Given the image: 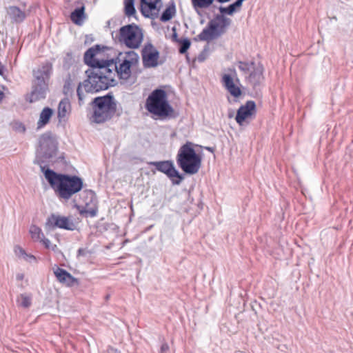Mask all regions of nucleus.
<instances>
[{"mask_svg":"<svg viewBox=\"0 0 353 353\" xmlns=\"http://www.w3.org/2000/svg\"><path fill=\"white\" fill-rule=\"evenodd\" d=\"M238 67L241 71H242L245 74H247L248 72H251L255 67L253 62H243L239 61Z\"/></svg>","mask_w":353,"mask_h":353,"instance_id":"obj_29","label":"nucleus"},{"mask_svg":"<svg viewBox=\"0 0 353 353\" xmlns=\"http://www.w3.org/2000/svg\"><path fill=\"white\" fill-rule=\"evenodd\" d=\"M85 7L83 6L72 12L70 19L75 24L81 25L85 19Z\"/></svg>","mask_w":353,"mask_h":353,"instance_id":"obj_23","label":"nucleus"},{"mask_svg":"<svg viewBox=\"0 0 353 353\" xmlns=\"http://www.w3.org/2000/svg\"><path fill=\"white\" fill-rule=\"evenodd\" d=\"M141 12L144 17L153 18L159 11L161 0H141Z\"/></svg>","mask_w":353,"mask_h":353,"instance_id":"obj_15","label":"nucleus"},{"mask_svg":"<svg viewBox=\"0 0 353 353\" xmlns=\"http://www.w3.org/2000/svg\"><path fill=\"white\" fill-rule=\"evenodd\" d=\"M180 43V48H179V52L181 54H184L187 52L188 49L190 46V41L188 39H183L181 41H179Z\"/></svg>","mask_w":353,"mask_h":353,"instance_id":"obj_31","label":"nucleus"},{"mask_svg":"<svg viewBox=\"0 0 353 353\" xmlns=\"http://www.w3.org/2000/svg\"><path fill=\"white\" fill-rule=\"evenodd\" d=\"M201 157L193 148L191 142H187L179 148L176 155L179 167L188 174H196L201 167Z\"/></svg>","mask_w":353,"mask_h":353,"instance_id":"obj_4","label":"nucleus"},{"mask_svg":"<svg viewBox=\"0 0 353 353\" xmlns=\"http://www.w3.org/2000/svg\"><path fill=\"white\" fill-rule=\"evenodd\" d=\"M53 111L51 108L46 107L43 109L39 115V119L37 122V128H41L45 126L50 121Z\"/></svg>","mask_w":353,"mask_h":353,"instance_id":"obj_22","label":"nucleus"},{"mask_svg":"<svg viewBox=\"0 0 353 353\" xmlns=\"http://www.w3.org/2000/svg\"><path fill=\"white\" fill-rule=\"evenodd\" d=\"M7 14L15 23H21L26 18V12L19 7L11 6L6 8Z\"/></svg>","mask_w":353,"mask_h":353,"instance_id":"obj_20","label":"nucleus"},{"mask_svg":"<svg viewBox=\"0 0 353 353\" xmlns=\"http://www.w3.org/2000/svg\"><path fill=\"white\" fill-rule=\"evenodd\" d=\"M161 351H162V352H164L165 350H168V344H166V343L163 344V345H161Z\"/></svg>","mask_w":353,"mask_h":353,"instance_id":"obj_37","label":"nucleus"},{"mask_svg":"<svg viewBox=\"0 0 353 353\" xmlns=\"http://www.w3.org/2000/svg\"><path fill=\"white\" fill-rule=\"evenodd\" d=\"M263 67L259 65L254 67V68L250 72L249 76L247 77L248 81L254 88H256L257 85H259L263 81Z\"/></svg>","mask_w":353,"mask_h":353,"instance_id":"obj_21","label":"nucleus"},{"mask_svg":"<svg viewBox=\"0 0 353 353\" xmlns=\"http://www.w3.org/2000/svg\"><path fill=\"white\" fill-rule=\"evenodd\" d=\"M197 59H198L199 61L201 62V61H203L204 60V58H203V57L202 55H199Z\"/></svg>","mask_w":353,"mask_h":353,"instance_id":"obj_41","label":"nucleus"},{"mask_svg":"<svg viewBox=\"0 0 353 353\" xmlns=\"http://www.w3.org/2000/svg\"><path fill=\"white\" fill-rule=\"evenodd\" d=\"M85 196L90 199L85 201V207L84 210L81 211V214H88L91 217H94L97 214V199L95 194L92 190H86L83 192Z\"/></svg>","mask_w":353,"mask_h":353,"instance_id":"obj_18","label":"nucleus"},{"mask_svg":"<svg viewBox=\"0 0 353 353\" xmlns=\"http://www.w3.org/2000/svg\"><path fill=\"white\" fill-rule=\"evenodd\" d=\"M83 252H84V250L83 249H82V248L79 249V250H78V254L79 255L83 254Z\"/></svg>","mask_w":353,"mask_h":353,"instance_id":"obj_40","label":"nucleus"},{"mask_svg":"<svg viewBox=\"0 0 353 353\" xmlns=\"http://www.w3.org/2000/svg\"><path fill=\"white\" fill-rule=\"evenodd\" d=\"M46 228L48 230L60 228L67 230H74L75 225L73 221L68 217L52 214L46 221Z\"/></svg>","mask_w":353,"mask_h":353,"instance_id":"obj_11","label":"nucleus"},{"mask_svg":"<svg viewBox=\"0 0 353 353\" xmlns=\"http://www.w3.org/2000/svg\"><path fill=\"white\" fill-rule=\"evenodd\" d=\"M220 3H225V2H228L230 0H217Z\"/></svg>","mask_w":353,"mask_h":353,"instance_id":"obj_42","label":"nucleus"},{"mask_svg":"<svg viewBox=\"0 0 353 353\" xmlns=\"http://www.w3.org/2000/svg\"><path fill=\"white\" fill-rule=\"evenodd\" d=\"M222 83L227 91L234 98L239 97L242 91L239 86L235 83L234 79L229 74H224L222 76Z\"/></svg>","mask_w":353,"mask_h":353,"instance_id":"obj_17","label":"nucleus"},{"mask_svg":"<svg viewBox=\"0 0 353 353\" xmlns=\"http://www.w3.org/2000/svg\"><path fill=\"white\" fill-rule=\"evenodd\" d=\"M176 12L174 6H168L162 13L160 19L163 22L170 20L174 15Z\"/></svg>","mask_w":353,"mask_h":353,"instance_id":"obj_28","label":"nucleus"},{"mask_svg":"<svg viewBox=\"0 0 353 353\" xmlns=\"http://www.w3.org/2000/svg\"><path fill=\"white\" fill-rule=\"evenodd\" d=\"M155 168L167 175L172 180L173 184L179 185L183 180V176L175 168L172 161H152L150 163Z\"/></svg>","mask_w":353,"mask_h":353,"instance_id":"obj_10","label":"nucleus"},{"mask_svg":"<svg viewBox=\"0 0 353 353\" xmlns=\"http://www.w3.org/2000/svg\"><path fill=\"white\" fill-rule=\"evenodd\" d=\"M18 304L24 308H28L31 305L32 297L27 294H21L17 300Z\"/></svg>","mask_w":353,"mask_h":353,"instance_id":"obj_27","label":"nucleus"},{"mask_svg":"<svg viewBox=\"0 0 353 353\" xmlns=\"http://www.w3.org/2000/svg\"><path fill=\"white\" fill-rule=\"evenodd\" d=\"M194 7L200 8H208L213 2V0H192Z\"/></svg>","mask_w":353,"mask_h":353,"instance_id":"obj_30","label":"nucleus"},{"mask_svg":"<svg viewBox=\"0 0 353 353\" xmlns=\"http://www.w3.org/2000/svg\"><path fill=\"white\" fill-rule=\"evenodd\" d=\"M118 63H114L106 61L111 71L114 72V78L117 76L120 79L127 80L131 75V68L137 66L139 55L134 51L125 52L118 59Z\"/></svg>","mask_w":353,"mask_h":353,"instance_id":"obj_7","label":"nucleus"},{"mask_svg":"<svg viewBox=\"0 0 353 353\" xmlns=\"http://www.w3.org/2000/svg\"><path fill=\"white\" fill-rule=\"evenodd\" d=\"M70 110V103L68 99H62L58 106V117L60 120L65 117Z\"/></svg>","mask_w":353,"mask_h":353,"instance_id":"obj_24","label":"nucleus"},{"mask_svg":"<svg viewBox=\"0 0 353 353\" xmlns=\"http://www.w3.org/2000/svg\"><path fill=\"white\" fill-rule=\"evenodd\" d=\"M54 274L60 283L65 284L68 286H72L77 282V280L74 277L62 268H57L54 270Z\"/></svg>","mask_w":353,"mask_h":353,"instance_id":"obj_19","label":"nucleus"},{"mask_svg":"<svg viewBox=\"0 0 353 353\" xmlns=\"http://www.w3.org/2000/svg\"><path fill=\"white\" fill-rule=\"evenodd\" d=\"M92 103L94 110L92 119L97 123L110 119L117 110V101L110 94L95 98Z\"/></svg>","mask_w":353,"mask_h":353,"instance_id":"obj_6","label":"nucleus"},{"mask_svg":"<svg viewBox=\"0 0 353 353\" xmlns=\"http://www.w3.org/2000/svg\"><path fill=\"white\" fill-rule=\"evenodd\" d=\"M256 112V104L253 101H248L245 105H241L237 110L235 120L242 125L244 121L250 119Z\"/></svg>","mask_w":353,"mask_h":353,"instance_id":"obj_14","label":"nucleus"},{"mask_svg":"<svg viewBox=\"0 0 353 353\" xmlns=\"http://www.w3.org/2000/svg\"><path fill=\"white\" fill-rule=\"evenodd\" d=\"M14 252L16 256L19 258H23L26 252L20 246L16 245L14 248Z\"/></svg>","mask_w":353,"mask_h":353,"instance_id":"obj_34","label":"nucleus"},{"mask_svg":"<svg viewBox=\"0 0 353 353\" xmlns=\"http://www.w3.org/2000/svg\"><path fill=\"white\" fill-rule=\"evenodd\" d=\"M29 232L32 239L37 242H39L44 236L41 229L34 225L30 226Z\"/></svg>","mask_w":353,"mask_h":353,"instance_id":"obj_26","label":"nucleus"},{"mask_svg":"<svg viewBox=\"0 0 353 353\" xmlns=\"http://www.w3.org/2000/svg\"><path fill=\"white\" fill-rule=\"evenodd\" d=\"M230 6H229L227 8H224V7H220L219 8V10L220 12L222 13V14H232L234 13V11L230 10Z\"/></svg>","mask_w":353,"mask_h":353,"instance_id":"obj_36","label":"nucleus"},{"mask_svg":"<svg viewBox=\"0 0 353 353\" xmlns=\"http://www.w3.org/2000/svg\"><path fill=\"white\" fill-rule=\"evenodd\" d=\"M23 259L26 261L29 262V263H32V262L36 261V257L31 254L26 253V254Z\"/></svg>","mask_w":353,"mask_h":353,"instance_id":"obj_35","label":"nucleus"},{"mask_svg":"<svg viewBox=\"0 0 353 353\" xmlns=\"http://www.w3.org/2000/svg\"><path fill=\"white\" fill-rule=\"evenodd\" d=\"M48 90V84L32 82V91L28 97V101L33 103L46 98Z\"/></svg>","mask_w":353,"mask_h":353,"instance_id":"obj_16","label":"nucleus"},{"mask_svg":"<svg viewBox=\"0 0 353 353\" xmlns=\"http://www.w3.org/2000/svg\"><path fill=\"white\" fill-rule=\"evenodd\" d=\"M125 14L128 17L136 18V10L134 8V0H124Z\"/></svg>","mask_w":353,"mask_h":353,"instance_id":"obj_25","label":"nucleus"},{"mask_svg":"<svg viewBox=\"0 0 353 353\" xmlns=\"http://www.w3.org/2000/svg\"><path fill=\"white\" fill-rule=\"evenodd\" d=\"M52 72V65L50 62H45L33 70L32 82L48 84Z\"/></svg>","mask_w":353,"mask_h":353,"instance_id":"obj_13","label":"nucleus"},{"mask_svg":"<svg viewBox=\"0 0 353 353\" xmlns=\"http://www.w3.org/2000/svg\"><path fill=\"white\" fill-rule=\"evenodd\" d=\"M23 279V274H17V280H22Z\"/></svg>","mask_w":353,"mask_h":353,"instance_id":"obj_39","label":"nucleus"},{"mask_svg":"<svg viewBox=\"0 0 353 353\" xmlns=\"http://www.w3.org/2000/svg\"><path fill=\"white\" fill-rule=\"evenodd\" d=\"M100 49L97 46L95 48H89L84 54L85 63L91 66L86 70L88 79L77 87V92L79 105L84 103V94L83 88L86 93H95L101 90H106L110 86H114L117 83L114 79V73L111 71L106 61H100L96 58Z\"/></svg>","mask_w":353,"mask_h":353,"instance_id":"obj_1","label":"nucleus"},{"mask_svg":"<svg viewBox=\"0 0 353 353\" xmlns=\"http://www.w3.org/2000/svg\"><path fill=\"white\" fill-rule=\"evenodd\" d=\"M12 129L16 132L23 133L26 131V128L21 122L15 121L12 124Z\"/></svg>","mask_w":353,"mask_h":353,"instance_id":"obj_33","label":"nucleus"},{"mask_svg":"<svg viewBox=\"0 0 353 353\" xmlns=\"http://www.w3.org/2000/svg\"><path fill=\"white\" fill-rule=\"evenodd\" d=\"M230 23V19L223 15H217L211 20L208 27L204 28L198 35L201 41H210L221 36L225 28Z\"/></svg>","mask_w":353,"mask_h":353,"instance_id":"obj_8","label":"nucleus"},{"mask_svg":"<svg viewBox=\"0 0 353 353\" xmlns=\"http://www.w3.org/2000/svg\"><path fill=\"white\" fill-rule=\"evenodd\" d=\"M39 242L41 243L47 249L54 251L57 248L56 245L52 244L50 241L44 236Z\"/></svg>","mask_w":353,"mask_h":353,"instance_id":"obj_32","label":"nucleus"},{"mask_svg":"<svg viewBox=\"0 0 353 353\" xmlns=\"http://www.w3.org/2000/svg\"><path fill=\"white\" fill-rule=\"evenodd\" d=\"M145 108L151 114L161 119L174 112V109L168 101L167 94L162 89H156L150 93L145 101Z\"/></svg>","mask_w":353,"mask_h":353,"instance_id":"obj_5","label":"nucleus"},{"mask_svg":"<svg viewBox=\"0 0 353 353\" xmlns=\"http://www.w3.org/2000/svg\"><path fill=\"white\" fill-rule=\"evenodd\" d=\"M44 176L60 199L68 200L83 188L82 179L77 176L58 174L50 169L44 171Z\"/></svg>","mask_w":353,"mask_h":353,"instance_id":"obj_2","label":"nucleus"},{"mask_svg":"<svg viewBox=\"0 0 353 353\" xmlns=\"http://www.w3.org/2000/svg\"><path fill=\"white\" fill-rule=\"evenodd\" d=\"M142 62L145 68H154L158 65L159 52L151 43H146L141 51Z\"/></svg>","mask_w":353,"mask_h":353,"instance_id":"obj_12","label":"nucleus"},{"mask_svg":"<svg viewBox=\"0 0 353 353\" xmlns=\"http://www.w3.org/2000/svg\"><path fill=\"white\" fill-rule=\"evenodd\" d=\"M57 143L48 134H43L39 139V148L37 149V157L43 159L42 163L56 155Z\"/></svg>","mask_w":353,"mask_h":353,"instance_id":"obj_9","label":"nucleus"},{"mask_svg":"<svg viewBox=\"0 0 353 353\" xmlns=\"http://www.w3.org/2000/svg\"><path fill=\"white\" fill-rule=\"evenodd\" d=\"M116 43L130 49H138L143 40V30L135 23L125 25L112 32Z\"/></svg>","mask_w":353,"mask_h":353,"instance_id":"obj_3","label":"nucleus"},{"mask_svg":"<svg viewBox=\"0 0 353 353\" xmlns=\"http://www.w3.org/2000/svg\"><path fill=\"white\" fill-rule=\"evenodd\" d=\"M5 95H4V93L3 92V90H1L0 89V103L2 101V100L3 99Z\"/></svg>","mask_w":353,"mask_h":353,"instance_id":"obj_38","label":"nucleus"}]
</instances>
